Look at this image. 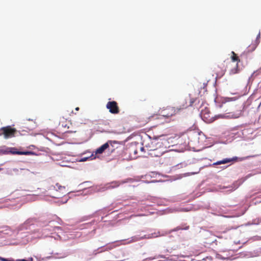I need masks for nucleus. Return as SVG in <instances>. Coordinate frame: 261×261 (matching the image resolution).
<instances>
[{
  "instance_id": "nucleus-9",
  "label": "nucleus",
  "mask_w": 261,
  "mask_h": 261,
  "mask_svg": "<svg viewBox=\"0 0 261 261\" xmlns=\"http://www.w3.org/2000/svg\"><path fill=\"white\" fill-rule=\"evenodd\" d=\"M110 144H112V141H108L107 143L98 148L95 151V154H102L107 149L109 148Z\"/></svg>"
},
{
  "instance_id": "nucleus-7",
  "label": "nucleus",
  "mask_w": 261,
  "mask_h": 261,
  "mask_svg": "<svg viewBox=\"0 0 261 261\" xmlns=\"http://www.w3.org/2000/svg\"><path fill=\"white\" fill-rule=\"evenodd\" d=\"M169 152V151L167 150L166 147L163 143L162 147H157L156 149L152 150L151 152H149V154L152 157H159Z\"/></svg>"
},
{
  "instance_id": "nucleus-21",
  "label": "nucleus",
  "mask_w": 261,
  "mask_h": 261,
  "mask_svg": "<svg viewBox=\"0 0 261 261\" xmlns=\"http://www.w3.org/2000/svg\"><path fill=\"white\" fill-rule=\"evenodd\" d=\"M75 110L79 111V107L76 108H75Z\"/></svg>"
},
{
  "instance_id": "nucleus-8",
  "label": "nucleus",
  "mask_w": 261,
  "mask_h": 261,
  "mask_svg": "<svg viewBox=\"0 0 261 261\" xmlns=\"http://www.w3.org/2000/svg\"><path fill=\"white\" fill-rule=\"evenodd\" d=\"M106 107L112 114H116L119 113V108L115 101H109L107 103Z\"/></svg>"
},
{
  "instance_id": "nucleus-14",
  "label": "nucleus",
  "mask_w": 261,
  "mask_h": 261,
  "mask_svg": "<svg viewBox=\"0 0 261 261\" xmlns=\"http://www.w3.org/2000/svg\"><path fill=\"white\" fill-rule=\"evenodd\" d=\"M201 115L202 117L203 118V119L205 118L207 119L210 116H208V113H205V111H201Z\"/></svg>"
},
{
  "instance_id": "nucleus-13",
  "label": "nucleus",
  "mask_w": 261,
  "mask_h": 261,
  "mask_svg": "<svg viewBox=\"0 0 261 261\" xmlns=\"http://www.w3.org/2000/svg\"><path fill=\"white\" fill-rule=\"evenodd\" d=\"M0 260L1 261H27L25 259H18L16 260H14L13 259H9L6 258L2 257L0 256Z\"/></svg>"
},
{
  "instance_id": "nucleus-11",
  "label": "nucleus",
  "mask_w": 261,
  "mask_h": 261,
  "mask_svg": "<svg viewBox=\"0 0 261 261\" xmlns=\"http://www.w3.org/2000/svg\"><path fill=\"white\" fill-rule=\"evenodd\" d=\"M120 184H121L120 182H119V181H113V182H111L110 184H109V185H108L107 188L108 189L115 188L118 187Z\"/></svg>"
},
{
  "instance_id": "nucleus-18",
  "label": "nucleus",
  "mask_w": 261,
  "mask_h": 261,
  "mask_svg": "<svg viewBox=\"0 0 261 261\" xmlns=\"http://www.w3.org/2000/svg\"><path fill=\"white\" fill-rule=\"evenodd\" d=\"M165 158H167V159H169L170 158V156H169V155H166V157H165Z\"/></svg>"
},
{
  "instance_id": "nucleus-5",
  "label": "nucleus",
  "mask_w": 261,
  "mask_h": 261,
  "mask_svg": "<svg viewBox=\"0 0 261 261\" xmlns=\"http://www.w3.org/2000/svg\"><path fill=\"white\" fill-rule=\"evenodd\" d=\"M1 152L3 154H18V155H32L34 154V153L30 151H18L17 149L15 147H8L6 149H3Z\"/></svg>"
},
{
  "instance_id": "nucleus-3",
  "label": "nucleus",
  "mask_w": 261,
  "mask_h": 261,
  "mask_svg": "<svg viewBox=\"0 0 261 261\" xmlns=\"http://www.w3.org/2000/svg\"><path fill=\"white\" fill-rule=\"evenodd\" d=\"M195 101V99L194 98H190L188 97L181 98L178 101V106L176 108L178 109V111L179 112L183 109L192 106Z\"/></svg>"
},
{
  "instance_id": "nucleus-6",
  "label": "nucleus",
  "mask_w": 261,
  "mask_h": 261,
  "mask_svg": "<svg viewBox=\"0 0 261 261\" xmlns=\"http://www.w3.org/2000/svg\"><path fill=\"white\" fill-rule=\"evenodd\" d=\"M1 130L2 132V134L4 136L6 139L14 137L17 132V130L15 128H12L11 126L3 127L1 129Z\"/></svg>"
},
{
  "instance_id": "nucleus-15",
  "label": "nucleus",
  "mask_w": 261,
  "mask_h": 261,
  "mask_svg": "<svg viewBox=\"0 0 261 261\" xmlns=\"http://www.w3.org/2000/svg\"><path fill=\"white\" fill-rule=\"evenodd\" d=\"M140 239H141V238H138L137 237H133L132 238L131 240L130 241V242H137L138 241H139Z\"/></svg>"
},
{
  "instance_id": "nucleus-20",
  "label": "nucleus",
  "mask_w": 261,
  "mask_h": 261,
  "mask_svg": "<svg viewBox=\"0 0 261 261\" xmlns=\"http://www.w3.org/2000/svg\"><path fill=\"white\" fill-rule=\"evenodd\" d=\"M148 122V121L145 120V122L143 123V125L147 123Z\"/></svg>"
},
{
  "instance_id": "nucleus-1",
  "label": "nucleus",
  "mask_w": 261,
  "mask_h": 261,
  "mask_svg": "<svg viewBox=\"0 0 261 261\" xmlns=\"http://www.w3.org/2000/svg\"><path fill=\"white\" fill-rule=\"evenodd\" d=\"M163 143V141L158 138L151 139L149 136H147L143 140L142 142L143 147L141 148V150H145L150 152L152 150L156 149L157 147H162Z\"/></svg>"
},
{
  "instance_id": "nucleus-17",
  "label": "nucleus",
  "mask_w": 261,
  "mask_h": 261,
  "mask_svg": "<svg viewBox=\"0 0 261 261\" xmlns=\"http://www.w3.org/2000/svg\"><path fill=\"white\" fill-rule=\"evenodd\" d=\"M255 156H256V155H250V156H247L243 157V158H242L241 159V161H243V160L249 159L250 158H253V157H255Z\"/></svg>"
},
{
  "instance_id": "nucleus-10",
  "label": "nucleus",
  "mask_w": 261,
  "mask_h": 261,
  "mask_svg": "<svg viewBox=\"0 0 261 261\" xmlns=\"http://www.w3.org/2000/svg\"><path fill=\"white\" fill-rule=\"evenodd\" d=\"M236 158H233V159H224L223 160L218 161L215 163H214V165H218L223 164H226L231 162L232 161L236 160Z\"/></svg>"
},
{
  "instance_id": "nucleus-19",
  "label": "nucleus",
  "mask_w": 261,
  "mask_h": 261,
  "mask_svg": "<svg viewBox=\"0 0 261 261\" xmlns=\"http://www.w3.org/2000/svg\"><path fill=\"white\" fill-rule=\"evenodd\" d=\"M189 228V226H187L186 228H185L184 229H186V230H187V229H188Z\"/></svg>"
},
{
  "instance_id": "nucleus-12",
  "label": "nucleus",
  "mask_w": 261,
  "mask_h": 261,
  "mask_svg": "<svg viewBox=\"0 0 261 261\" xmlns=\"http://www.w3.org/2000/svg\"><path fill=\"white\" fill-rule=\"evenodd\" d=\"M218 68H219L218 66L215 67V70L216 72V74H217V76H222L224 74L225 72L226 71V68L222 69L220 71H219L218 69Z\"/></svg>"
},
{
  "instance_id": "nucleus-2",
  "label": "nucleus",
  "mask_w": 261,
  "mask_h": 261,
  "mask_svg": "<svg viewBox=\"0 0 261 261\" xmlns=\"http://www.w3.org/2000/svg\"><path fill=\"white\" fill-rule=\"evenodd\" d=\"M231 61H225L223 64V66H225V64H226L230 75H233L239 72L238 63L240 62V59L234 51H231Z\"/></svg>"
},
{
  "instance_id": "nucleus-16",
  "label": "nucleus",
  "mask_w": 261,
  "mask_h": 261,
  "mask_svg": "<svg viewBox=\"0 0 261 261\" xmlns=\"http://www.w3.org/2000/svg\"><path fill=\"white\" fill-rule=\"evenodd\" d=\"M159 257L162 258V257H163V256L162 255H158V256H155L154 257H149L147 259L151 260H153V259H154L156 258H158Z\"/></svg>"
},
{
  "instance_id": "nucleus-4",
  "label": "nucleus",
  "mask_w": 261,
  "mask_h": 261,
  "mask_svg": "<svg viewBox=\"0 0 261 261\" xmlns=\"http://www.w3.org/2000/svg\"><path fill=\"white\" fill-rule=\"evenodd\" d=\"M179 112L176 107L168 106L166 108H163L160 111V115L161 117L165 118H170Z\"/></svg>"
}]
</instances>
